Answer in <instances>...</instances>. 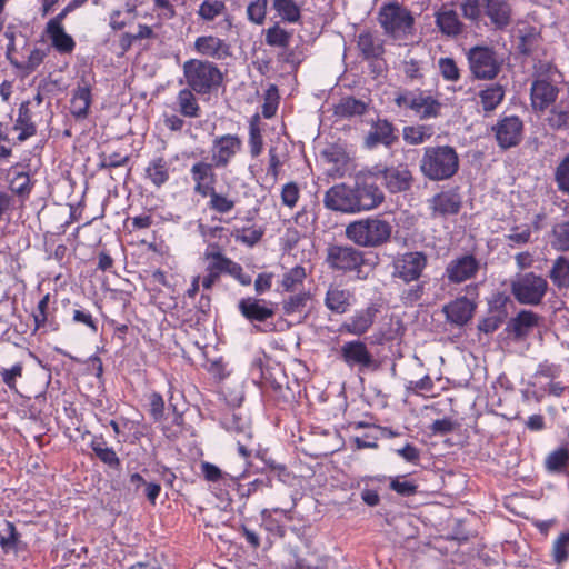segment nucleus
I'll return each mask as SVG.
<instances>
[{
    "mask_svg": "<svg viewBox=\"0 0 569 569\" xmlns=\"http://www.w3.org/2000/svg\"><path fill=\"white\" fill-rule=\"evenodd\" d=\"M459 7L466 20L479 24L487 18L485 24L493 30H505L512 22V7L508 0H461Z\"/></svg>",
    "mask_w": 569,
    "mask_h": 569,
    "instance_id": "f257e3e1",
    "label": "nucleus"
},
{
    "mask_svg": "<svg viewBox=\"0 0 569 569\" xmlns=\"http://www.w3.org/2000/svg\"><path fill=\"white\" fill-rule=\"evenodd\" d=\"M345 233L347 239L359 247L379 248L390 241L392 226L379 216H372L348 223Z\"/></svg>",
    "mask_w": 569,
    "mask_h": 569,
    "instance_id": "f03ea898",
    "label": "nucleus"
},
{
    "mask_svg": "<svg viewBox=\"0 0 569 569\" xmlns=\"http://www.w3.org/2000/svg\"><path fill=\"white\" fill-rule=\"evenodd\" d=\"M425 178L443 181L452 178L459 170V156L453 147H426L419 164Z\"/></svg>",
    "mask_w": 569,
    "mask_h": 569,
    "instance_id": "7ed1b4c3",
    "label": "nucleus"
},
{
    "mask_svg": "<svg viewBox=\"0 0 569 569\" xmlns=\"http://www.w3.org/2000/svg\"><path fill=\"white\" fill-rule=\"evenodd\" d=\"M182 72L187 86L199 96L216 93L223 83L222 71L209 60L189 59L183 62Z\"/></svg>",
    "mask_w": 569,
    "mask_h": 569,
    "instance_id": "20e7f679",
    "label": "nucleus"
},
{
    "mask_svg": "<svg viewBox=\"0 0 569 569\" xmlns=\"http://www.w3.org/2000/svg\"><path fill=\"white\" fill-rule=\"evenodd\" d=\"M221 427L233 436L238 452L246 460L252 455L253 432L250 418L241 407L227 406L219 418Z\"/></svg>",
    "mask_w": 569,
    "mask_h": 569,
    "instance_id": "39448f33",
    "label": "nucleus"
},
{
    "mask_svg": "<svg viewBox=\"0 0 569 569\" xmlns=\"http://www.w3.org/2000/svg\"><path fill=\"white\" fill-rule=\"evenodd\" d=\"M377 19L385 34L396 40L406 39L415 31L412 12L397 1L383 3Z\"/></svg>",
    "mask_w": 569,
    "mask_h": 569,
    "instance_id": "423d86ee",
    "label": "nucleus"
},
{
    "mask_svg": "<svg viewBox=\"0 0 569 569\" xmlns=\"http://www.w3.org/2000/svg\"><path fill=\"white\" fill-rule=\"evenodd\" d=\"M395 104L403 110H410L420 120L438 118L442 103L428 90L403 89L395 93Z\"/></svg>",
    "mask_w": 569,
    "mask_h": 569,
    "instance_id": "0eeeda50",
    "label": "nucleus"
},
{
    "mask_svg": "<svg viewBox=\"0 0 569 569\" xmlns=\"http://www.w3.org/2000/svg\"><path fill=\"white\" fill-rule=\"evenodd\" d=\"M365 252L348 244H330L327 248L326 263L328 267L338 272H355L358 279H366L363 272L366 264Z\"/></svg>",
    "mask_w": 569,
    "mask_h": 569,
    "instance_id": "6e6552de",
    "label": "nucleus"
},
{
    "mask_svg": "<svg viewBox=\"0 0 569 569\" xmlns=\"http://www.w3.org/2000/svg\"><path fill=\"white\" fill-rule=\"evenodd\" d=\"M548 281L533 271L518 274L510 283L511 293L521 305L538 306L548 292Z\"/></svg>",
    "mask_w": 569,
    "mask_h": 569,
    "instance_id": "1a4fd4ad",
    "label": "nucleus"
},
{
    "mask_svg": "<svg viewBox=\"0 0 569 569\" xmlns=\"http://www.w3.org/2000/svg\"><path fill=\"white\" fill-rule=\"evenodd\" d=\"M469 69L478 80H493L501 70L497 52L487 46H475L467 52Z\"/></svg>",
    "mask_w": 569,
    "mask_h": 569,
    "instance_id": "9d476101",
    "label": "nucleus"
},
{
    "mask_svg": "<svg viewBox=\"0 0 569 569\" xmlns=\"http://www.w3.org/2000/svg\"><path fill=\"white\" fill-rule=\"evenodd\" d=\"M238 309L242 317L250 321L258 331L271 332L274 330L273 322L269 321L276 315L273 302L248 297L239 301Z\"/></svg>",
    "mask_w": 569,
    "mask_h": 569,
    "instance_id": "9b49d317",
    "label": "nucleus"
},
{
    "mask_svg": "<svg viewBox=\"0 0 569 569\" xmlns=\"http://www.w3.org/2000/svg\"><path fill=\"white\" fill-rule=\"evenodd\" d=\"M390 193L408 191L413 183V176L407 163L375 166L371 172Z\"/></svg>",
    "mask_w": 569,
    "mask_h": 569,
    "instance_id": "f8f14e48",
    "label": "nucleus"
},
{
    "mask_svg": "<svg viewBox=\"0 0 569 569\" xmlns=\"http://www.w3.org/2000/svg\"><path fill=\"white\" fill-rule=\"evenodd\" d=\"M243 150L242 138L237 133L214 136L211 141V161L218 169H227Z\"/></svg>",
    "mask_w": 569,
    "mask_h": 569,
    "instance_id": "ddd939ff",
    "label": "nucleus"
},
{
    "mask_svg": "<svg viewBox=\"0 0 569 569\" xmlns=\"http://www.w3.org/2000/svg\"><path fill=\"white\" fill-rule=\"evenodd\" d=\"M491 130L502 150L519 146L523 139V121L515 114L500 117Z\"/></svg>",
    "mask_w": 569,
    "mask_h": 569,
    "instance_id": "4468645a",
    "label": "nucleus"
},
{
    "mask_svg": "<svg viewBox=\"0 0 569 569\" xmlns=\"http://www.w3.org/2000/svg\"><path fill=\"white\" fill-rule=\"evenodd\" d=\"M428 208L432 219H447L460 212L462 197L458 188L441 190L428 200Z\"/></svg>",
    "mask_w": 569,
    "mask_h": 569,
    "instance_id": "2eb2a0df",
    "label": "nucleus"
},
{
    "mask_svg": "<svg viewBox=\"0 0 569 569\" xmlns=\"http://www.w3.org/2000/svg\"><path fill=\"white\" fill-rule=\"evenodd\" d=\"M428 263L427 256L420 251H410L399 256L393 262V276L405 282L420 278Z\"/></svg>",
    "mask_w": 569,
    "mask_h": 569,
    "instance_id": "dca6fc26",
    "label": "nucleus"
},
{
    "mask_svg": "<svg viewBox=\"0 0 569 569\" xmlns=\"http://www.w3.org/2000/svg\"><path fill=\"white\" fill-rule=\"evenodd\" d=\"M353 192L357 212L372 210L385 200L382 190L370 178H358Z\"/></svg>",
    "mask_w": 569,
    "mask_h": 569,
    "instance_id": "f3484780",
    "label": "nucleus"
},
{
    "mask_svg": "<svg viewBox=\"0 0 569 569\" xmlns=\"http://www.w3.org/2000/svg\"><path fill=\"white\" fill-rule=\"evenodd\" d=\"M479 269L480 262L473 254H463L447 264L445 276L449 283L459 284L473 279Z\"/></svg>",
    "mask_w": 569,
    "mask_h": 569,
    "instance_id": "a211bd4d",
    "label": "nucleus"
},
{
    "mask_svg": "<svg viewBox=\"0 0 569 569\" xmlns=\"http://www.w3.org/2000/svg\"><path fill=\"white\" fill-rule=\"evenodd\" d=\"M217 164L212 161L208 162L199 160L190 168V177L193 182V192L202 198H207L217 183Z\"/></svg>",
    "mask_w": 569,
    "mask_h": 569,
    "instance_id": "6ab92c4d",
    "label": "nucleus"
},
{
    "mask_svg": "<svg viewBox=\"0 0 569 569\" xmlns=\"http://www.w3.org/2000/svg\"><path fill=\"white\" fill-rule=\"evenodd\" d=\"M323 203L330 210L357 212L353 187H348L345 183L331 187L325 194Z\"/></svg>",
    "mask_w": 569,
    "mask_h": 569,
    "instance_id": "aec40b11",
    "label": "nucleus"
},
{
    "mask_svg": "<svg viewBox=\"0 0 569 569\" xmlns=\"http://www.w3.org/2000/svg\"><path fill=\"white\" fill-rule=\"evenodd\" d=\"M6 180L9 190L23 204L29 199L34 187V181H32L29 171L24 170V167L20 163H16L8 169Z\"/></svg>",
    "mask_w": 569,
    "mask_h": 569,
    "instance_id": "412c9836",
    "label": "nucleus"
},
{
    "mask_svg": "<svg viewBox=\"0 0 569 569\" xmlns=\"http://www.w3.org/2000/svg\"><path fill=\"white\" fill-rule=\"evenodd\" d=\"M477 303L467 297H458L443 306L442 312L450 325L466 326L473 317Z\"/></svg>",
    "mask_w": 569,
    "mask_h": 569,
    "instance_id": "4be33fe9",
    "label": "nucleus"
},
{
    "mask_svg": "<svg viewBox=\"0 0 569 569\" xmlns=\"http://www.w3.org/2000/svg\"><path fill=\"white\" fill-rule=\"evenodd\" d=\"M193 49L198 54L213 60H224L231 56V46L212 34L196 38Z\"/></svg>",
    "mask_w": 569,
    "mask_h": 569,
    "instance_id": "5701e85b",
    "label": "nucleus"
},
{
    "mask_svg": "<svg viewBox=\"0 0 569 569\" xmlns=\"http://www.w3.org/2000/svg\"><path fill=\"white\" fill-rule=\"evenodd\" d=\"M340 356L343 362L349 367L358 366L361 369H368L373 365V358L365 342L352 340L343 343L340 349Z\"/></svg>",
    "mask_w": 569,
    "mask_h": 569,
    "instance_id": "b1692460",
    "label": "nucleus"
},
{
    "mask_svg": "<svg viewBox=\"0 0 569 569\" xmlns=\"http://www.w3.org/2000/svg\"><path fill=\"white\" fill-rule=\"evenodd\" d=\"M172 172L170 160L164 156H156L148 161L143 178L151 186L160 189L169 182Z\"/></svg>",
    "mask_w": 569,
    "mask_h": 569,
    "instance_id": "393cba45",
    "label": "nucleus"
},
{
    "mask_svg": "<svg viewBox=\"0 0 569 569\" xmlns=\"http://www.w3.org/2000/svg\"><path fill=\"white\" fill-rule=\"evenodd\" d=\"M377 313L378 309L373 305H370L365 309L357 310L341 325L340 331L355 336H362L372 327Z\"/></svg>",
    "mask_w": 569,
    "mask_h": 569,
    "instance_id": "a878e982",
    "label": "nucleus"
},
{
    "mask_svg": "<svg viewBox=\"0 0 569 569\" xmlns=\"http://www.w3.org/2000/svg\"><path fill=\"white\" fill-rule=\"evenodd\" d=\"M435 23L439 31L449 38H457L465 30V23L460 20L458 12L448 8L447 4H442L435 12Z\"/></svg>",
    "mask_w": 569,
    "mask_h": 569,
    "instance_id": "bb28decb",
    "label": "nucleus"
},
{
    "mask_svg": "<svg viewBox=\"0 0 569 569\" xmlns=\"http://www.w3.org/2000/svg\"><path fill=\"white\" fill-rule=\"evenodd\" d=\"M559 89L546 79L535 80L530 89L531 104L535 110L545 111L550 104H552Z\"/></svg>",
    "mask_w": 569,
    "mask_h": 569,
    "instance_id": "cd10ccee",
    "label": "nucleus"
},
{
    "mask_svg": "<svg viewBox=\"0 0 569 569\" xmlns=\"http://www.w3.org/2000/svg\"><path fill=\"white\" fill-rule=\"evenodd\" d=\"M31 106V100H28L20 103L18 108V116L12 129L19 132L17 136V142L19 143L37 134V123Z\"/></svg>",
    "mask_w": 569,
    "mask_h": 569,
    "instance_id": "c85d7f7f",
    "label": "nucleus"
},
{
    "mask_svg": "<svg viewBox=\"0 0 569 569\" xmlns=\"http://www.w3.org/2000/svg\"><path fill=\"white\" fill-rule=\"evenodd\" d=\"M44 33L50 39L51 46L60 54H70L73 52L76 41L66 32L63 23L49 20L46 23Z\"/></svg>",
    "mask_w": 569,
    "mask_h": 569,
    "instance_id": "c756f323",
    "label": "nucleus"
},
{
    "mask_svg": "<svg viewBox=\"0 0 569 569\" xmlns=\"http://www.w3.org/2000/svg\"><path fill=\"white\" fill-rule=\"evenodd\" d=\"M397 141V129L387 119H378L375 121L367 136V144L369 147H375L379 143L386 147H391Z\"/></svg>",
    "mask_w": 569,
    "mask_h": 569,
    "instance_id": "7c9ffc66",
    "label": "nucleus"
},
{
    "mask_svg": "<svg viewBox=\"0 0 569 569\" xmlns=\"http://www.w3.org/2000/svg\"><path fill=\"white\" fill-rule=\"evenodd\" d=\"M206 276L201 280L203 289L210 290L221 278L222 274H229L233 260L227 256H213L212 260H204Z\"/></svg>",
    "mask_w": 569,
    "mask_h": 569,
    "instance_id": "2f4dec72",
    "label": "nucleus"
},
{
    "mask_svg": "<svg viewBox=\"0 0 569 569\" xmlns=\"http://www.w3.org/2000/svg\"><path fill=\"white\" fill-rule=\"evenodd\" d=\"M352 301L353 293L351 290L335 284L328 288L325 297L327 309L337 315L346 313L350 309Z\"/></svg>",
    "mask_w": 569,
    "mask_h": 569,
    "instance_id": "473e14b6",
    "label": "nucleus"
},
{
    "mask_svg": "<svg viewBox=\"0 0 569 569\" xmlns=\"http://www.w3.org/2000/svg\"><path fill=\"white\" fill-rule=\"evenodd\" d=\"M92 103L91 87L82 80L78 83L70 100V112L76 119H86Z\"/></svg>",
    "mask_w": 569,
    "mask_h": 569,
    "instance_id": "72a5a7b5",
    "label": "nucleus"
},
{
    "mask_svg": "<svg viewBox=\"0 0 569 569\" xmlns=\"http://www.w3.org/2000/svg\"><path fill=\"white\" fill-rule=\"evenodd\" d=\"M89 447L94 456L112 470H120L121 460L112 447L108 445L103 435H94L91 438Z\"/></svg>",
    "mask_w": 569,
    "mask_h": 569,
    "instance_id": "f704fd0d",
    "label": "nucleus"
},
{
    "mask_svg": "<svg viewBox=\"0 0 569 569\" xmlns=\"http://www.w3.org/2000/svg\"><path fill=\"white\" fill-rule=\"evenodd\" d=\"M263 123L261 116L254 113L248 120V149L252 159L259 158L264 149Z\"/></svg>",
    "mask_w": 569,
    "mask_h": 569,
    "instance_id": "c9c22d12",
    "label": "nucleus"
},
{
    "mask_svg": "<svg viewBox=\"0 0 569 569\" xmlns=\"http://www.w3.org/2000/svg\"><path fill=\"white\" fill-rule=\"evenodd\" d=\"M539 316L531 310H521L512 318L507 326V330L513 335L516 339L527 337L530 330L538 326Z\"/></svg>",
    "mask_w": 569,
    "mask_h": 569,
    "instance_id": "e433bc0d",
    "label": "nucleus"
},
{
    "mask_svg": "<svg viewBox=\"0 0 569 569\" xmlns=\"http://www.w3.org/2000/svg\"><path fill=\"white\" fill-rule=\"evenodd\" d=\"M357 47L365 60L378 59L385 53L383 41L370 31L358 34Z\"/></svg>",
    "mask_w": 569,
    "mask_h": 569,
    "instance_id": "4c0bfd02",
    "label": "nucleus"
},
{
    "mask_svg": "<svg viewBox=\"0 0 569 569\" xmlns=\"http://www.w3.org/2000/svg\"><path fill=\"white\" fill-rule=\"evenodd\" d=\"M210 193H207V198H209L206 207L213 213L219 216H226L231 213L237 206V198L231 196L230 193L218 192L216 188H213Z\"/></svg>",
    "mask_w": 569,
    "mask_h": 569,
    "instance_id": "58836bf2",
    "label": "nucleus"
},
{
    "mask_svg": "<svg viewBox=\"0 0 569 569\" xmlns=\"http://www.w3.org/2000/svg\"><path fill=\"white\" fill-rule=\"evenodd\" d=\"M196 94L194 90L188 86L179 90L176 103L181 116L186 118H199L201 116V108Z\"/></svg>",
    "mask_w": 569,
    "mask_h": 569,
    "instance_id": "ea45409f",
    "label": "nucleus"
},
{
    "mask_svg": "<svg viewBox=\"0 0 569 569\" xmlns=\"http://www.w3.org/2000/svg\"><path fill=\"white\" fill-rule=\"evenodd\" d=\"M201 475L203 478L211 483L223 485L234 487L238 485V480L242 475L233 476L229 472L222 471L216 465L202 461L200 465Z\"/></svg>",
    "mask_w": 569,
    "mask_h": 569,
    "instance_id": "a19ab883",
    "label": "nucleus"
},
{
    "mask_svg": "<svg viewBox=\"0 0 569 569\" xmlns=\"http://www.w3.org/2000/svg\"><path fill=\"white\" fill-rule=\"evenodd\" d=\"M307 278L306 268L297 264L287 270L279 282L278 290L282 292H293L303 287V282Z\"/></svg>",
    "mask_w": 569,
    "mask_h": 569,
    "instance_id": "79ce46f5",
    "label": "nucleus"
},
{
    "mask_svg": "<svg viewBox=\"0 0 569 569\" xmlns=\"http://www.w3.org/2000/svg\"><path fill=\"white\" fill-rule=\"evenodd\" d=\"M548 277L558 289L569 288V258L566 256L557 257Z\"/></svg>",
    "mask_w": 569,
    "mask_h": 569,
    "instance_id": "37998d69",
    "label": "nucleus"
},
{
    "mask_svg": "<svg viewBox=\"0 0 569 569\" xmlns=\"http://www.w3.org/2000/svg\"><path fill=\"white\" fill-rule=\"evenodd\" d=\"M263 234L264 229L256 223L236 228L231 232V237H233L237 242L243 243L247 247H254L261 241Z\"/></svg>",
    "mask_w": 569,
    "mask_h": 569,
    "instance_id": "c03bdc74",
    "label": "nucleus"
},
{
    "mask_svg": "<svg viewBox=\"0 0 569 569\" xmlns=\"http://www.w3.org/2000/svg\"><path fill=\"white\" fill-rule=\"evenodd\" d=\"M505 89L501 84L493 83L480 90L479 99L486 112L493 111L503 100Z\"/></svg>",
    "mask_w": 569,
    "mask_h": 569,
    "instance_id": "a18cd8bd",
    "label": "nucleus"
},
{
    "mask_svg": "<svg viewBox=\"0 0 569 569\" xmlns=\"http://www.w3.org/2000/svg\"><path fill=\"white\" fill-rule=\"evenodd\" d=\"M367 103L355 97H345L335 107V114L341 118L362 116L367 111Z\"/></svg>",
    "mask_w": 569,
    "mask_h": 569,
    "instance_id": "49530a36",
    "label": "nucleus"
},
{
    "mask_svg": "<svg viewBox=\"0 0 569 569\" xmlns=\"http://www.w3.org/2000/svg\"><path fill=\"white\" fill-rule=\"evenodd\" d=\"M47 50L42 48H33L26 60L12 61V67L19 70L22 74L29 76L34 72L47 57Z\"/></svg>",
    "mask_w": 569,
    "mask_h": 569,
    "instance_id": "de8ad7c7",
    "label": "nucleus"
},
{
    "mask_svg": "<svg viewBox=\"0 0 569 569\" xmlns=\"http://www.w3.org/2000/svg\"><path fill=\"white\" fill-rule=\"evenodd\" d=\"M432 126L415 124L406 126L402 129V138L408 144L417 146L426 142L433 136Z\"/></svg>",
    "mask_w": 569,
    "mask_h": 569,
    "instance_id": "09e8293b",
    "label": "nucleus"
},
{
    "mask_svg": "<svg viewBox=\"0 0 569 569\" xmlns=\"http://www.w3.org/2000/svg\"><path fill=\"white\" fill-rule=\"evenodd\" d=\"M137 18V7L134 4L127 3L123 10H113L110 13L109 26L112 30H122L127 26L133 23Z\"/></svg>",
    "mask_w": 569,
    "mask_h": 569,
    "instance_id": "8fccbe9b",
    "label": "nucleus"
},
{
    "mask_svg": "<svg viewBox=\"0 0 569 569\" xmlns=\"http://www.w3.org/2000/svg\"><path fill=\"white\" fill-rule=\"evenodd\" d=\"M272 7L278 16L289 23H296L301 18L300 7L295 0H272Z\"/></svg>",
    "mask_w": 569,
    "mask_h": 569,
    "instance_id": "3c124183",
    "label": "nucleus"
},
{
    "mask_svg": "<svg viewBox=\"0 0 569 569\" xmlns=\"http://www.w3.org/2000/svg\"><path fill=\"white\" fill-rule=\"evenodd\" d=\"M569 465V448L562 446L551 451L545 461L546 469L550 472H562Z\"/></svg>",
    "mask_w": 569,
    "mask_h": 569,
    "instance_id": "603ef678",
    "label": "nucleus"
},
{
    "mask_svg": "<svg viewBox=\"0 0 569 569\" xmlns=\"http://www.w3.org/2000/svg\"><path fill=\"white\" fill-rule=\"evenodd\" d=\"M130 161L129 153H122L120 151H114L111 153L101 152L99 153L98 169L99 170H110L113 168L124 167Z\"/></svg>",
    "mask_w": 569,
    "mask_h": 569,
    "instance_id": "864d4df0",
    "label": "nucleus"
},
{
    "mask_svg": "<svg viewBox=\"0 0 569 569\" xmlns=\"http://www.w3.org/2000/svg\"><path fill=\"white\" fill-rule=\"evenodd\" d=\"M551 246L557 251L569 252V221L553 226Z\"/></svg>",
    "mask_w": 569,
    "mask_h": 569,
    "instance_id": "5fc2aeb1",
    "label": "nucleus"
},
{
    "mask_svg": "<svg viewBox=\"0 0 569 569\" xmlns=\"http://www.w3.org/2000/svg\"><path fill=\"white\" fill-rule=\"evenodd\" d=\"M551 557L553 562L559 566L569 560V531L561 532L553 541Z\"/></svg>",
    "mask_w": 569,
    "mask_h": 569,
    "instance_id": "6e6d98bb",
    "label": "nucleus"
},
{
    "mask_svg": "<svg viewBox=\"0 0 569 569\" xmlns=\"http://www.w3.org/2000/svg\"><path fill=\"white\" fill-rule=\"evenodd\" d=\"M279 90L276 84H270L263 94V103L261 107V114L264 119H271L279 107Z\"/></svg>",
    "mask_w": 569,
    "mask_h": 569,
    "instance_id": "4d7b16f0",
    "label": "nucleus"
},
{
    "mask_svg": "<svg viewBox=\"0 0 569 569\" xmlns=\"http://www.w3.org/2000/svg\"><path fill=\"white\" fill-rule=\"evenodd\" d=\"M305 237L303 231H300L297 227L291 224V221H288V226L279 239L280 248L284 252H291Z\"/></svg>",
    "mask_w": 569,
    "mask_h": 569,
    "instance_id": "13d9d810",
    "label": "nucleus"
},
{
    "mask_svg": "<svg viewBox=\"0 0 569 569\" xmlns=\"http://www.w3.org/2000/svg\"><path fill=\"white\" fill-rule=\"evenodd\" d=\"M292 34L278 24L270 27L266 32V43L270 47L287 48Z\"/></svg>",
    "mask_w": 569,
    "mask_h": 569,
    "instance_id": "bf43d9fd",
    "label": "nucleus"
},
{
    "mask_svg": "<svg viewBox=\"0 0 569 569\" xmlns=\"http://www.w3.org/2000/svg\"><path fill=\"white\" fill-rule=\"evenodd\" d=\"M548 126L553 130H566L569 128V107L562 108L561 104L551 108L547 118Z\"/></svg>",
    "mask_w": 569,
    "mask_h": 569,
    "instance_id": "052dcab7",
    "label": "nucleus"
},
{
    "mask_svg": "<svg viewBox=\"0 0 569 569\" xmlns=\"http://www.w3.org/2000/svg\"><path fill=\"white\" fill-rule=\"evenodd\" d=\"M226 11V4L220 0H204L199 6L198 16L204 21H212Z\"/></svg>",
    "mask_w": 569,
    "mask_h": 569,
    "instance_id": "680f3d73",
    "label": "nucleus"
},
{
    "mask_svg": "<svg viewBox=\"0 0 569 569\" xmlns=\"http://www.w3.org/2000/svg\"><path fill=\"white\" fill-rule=\"evenodd\" d=\"M24 365L23 362L19 361L13 363L10 368H0V378L2 382L8 387L11 391H17V381L20 379L23 375Z\"/></svg>",
    "mask_w": 569,
    "mask_h": 569,
    "instance_id": "e2e57ef3",
    "label": "nucleus"
},
{
    "mask_svg": "<svg viewBox=\"0 0 569 569\" xmlns=\"http://www.w3.org/2000/svg\"><path fill=\"white\" fill-rule=\"evenodd\" d=\"M438 69L446 81L457 82L461 78L460 69L453 58L441 57L438 60Z\"/></svg>",
    "mask_w": 569,
    "mask_h": 569,
    "instance_id": "0e129e2a",
    "label": "nucleus"
},
{
    "mask_svg": "<svg viewBox=\"0 0 569 569\" xmlns=\"http://www.w3.org/2000/svg\"><path fill=\"white\" fill-rule=\"evenodd\" d=\"M310 298L309 292L301 291L283 300L282 309L286 315L300 313L303 311Z\"/></svg>",
    "mask_w": 569,
    "mask_h": 569,
    "instance_id": "69168bd1",
    "label": "nucleus"
},
{
    "mask_svg": "<svg viewBox=\"0 0 569 569\" xmlns=\"http://www.w3.org/2000/svg\"><path fill=\"white\" fill-rule=\"evenodd\" d=\"M284 161L281 159L276 147H270L268 150V167L267 178L274 184L280 176Z\"/></svg>",
    "mask_w": 569,
    "mask_h": 569,
    "instance_id": "338daca9",
    "label": "nucleus"
},
{
    "mask_svg": "<svg viewBox=\"0 0 569 569\" xmlns=\"http://www.w3.org/2000/svg\"><path fill=\"white\" fill-rule=\"evenodd\" d=\"M555 180L558 190L569 194V154L556 168Z\"/></svg>",
    "mask_w": 569,
    "mask_h": 569,
    "instance_id": "774afa93",
    "label": "nucleus"
}]
</instances>
